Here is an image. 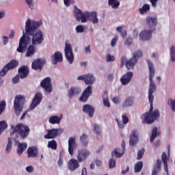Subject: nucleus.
Returning a JSON list of instances; mask_svg holds the SVG:
<instances>
[{
    "instance_id": "obj_10",
    "label": "nucleus",
    "mask_w": 175,
    "mask_h": 175,
    "mask_svg": "<svg viewBox=\"0 0 175 175\" xmlns=\"http://www.w3.org/2000/svg\"><path fill=\"white\" fill-rule=\"evenodd\" d=\"M86 12H83L80 9L77 8V7H75V10L73 12V16L75 20L78 21H81L83 24L86 23Z\"/></svg>"
},
{
    "instance_id": "obj_51",
    "label": "nucleus",
    "mask_w": 175,
    "mask_h": 175,
    "mask_svg": "<svg viewBox=\"0 0 175 175\" xmlns=\"http://www.w3.org/2000/svg\"><path fill=\"white\" fill-rule=\"evenodd\" d=\"M133 44V38H132V37H128L124 42L125 46H131V44Z\"/></svg>"
},
{
    "instance_id": "obj_1",
    "label": "nucleus",
    "mask_w": 175,
    "mask_h": 175,
    "mask_svg": "<svg viewBox=\"0 0 175 175\" xmlns=\"http://www.w3.org/2000/svg\"><path fill=\"white\" fill-rule=\"evenodd\" d=\"M42 21L27 19L25 26V32L19 40V45L16 51L18 53L26 51L25 57H33L36 53L35 46L42 44L44 40L43 31L39 29L42 27Z\"/></svg>"
},
{
    "instance_id": "obj_42",
    "label": "nucleus",
    "mask_w": 175,
    "mask_h": 175,
    "mask_svg": "<svg viewBox=\"0 0 175 175\" xmlns=\"http://www.w3.org/2000/svg\"><path fill=\"white\" fill-rule=\"evenodd\" d=\"M170 58L172 62H175V46H172L170 49Z\"/></svg>"
},
{
    "instance_id": "obj_37",
    "label": "nucleus",
    "mask_w": 175,
    "mask_h": 175,
    "mask_svg": "<svg viewBox=\"0 0 175 175\" xmlns=\"http://www.w3.org/2000/svg\"><path fill=\"white\" fill-rule=\"evenodd\" d=\"M157 136H159V133L158 132V129L157 127H154L152 129V135L150 136V143H152V142L155 140Z\"/></svg>"
},
{
    "instance_id": "obj_38",
    "label": "nucleus",
    "mask_w": 175,
    "mask_h": 175,
    "mask_svg": "<svg viewBox=\"0 0 175 175\" xmlns=\"http://www.w3.org/2000/svg\"><path fill=\"white\" fill-rule=\"evenodd\" d=\"M168 106L170 107L172 111L175 113V99L169 98L167 101Z\"/></svg>"
},
{
    "instance_id": "obj_49",
    "label": "nucleus",
    "mask_w": 175,
    "mask_h": 175,
    "mask_svg": "<svg viewBox=\"0 0 175 175\" xmlns=\"http://www.w3.org/2000/svg\"><path fill=\"white\" fill-rule=\"evenodd\" d=\"M5 107H6V102L3 100L0 103V115L5 111Z\"/></svg>"
},
{
    "instance_id": "obj_50",
    "label": "nucleus",
    "mask_w": 175,
    "mask_h": 175,
    "mask_svg": "<svg viewBox=\"0 0 175 175\" xmlns=\"http://www.w3.org/2000/svg\"><path fill=\"white\" fill-rule=\"evenodd\" d=\"M144 148H141L138 152H137V159H142L143 158V155H144Z\"/></svg>"
},
{
    "instance_id": "obj_36",
    "label": "nucleus",
    "mask_w": 175,
    "mask_h": 175,
    "mask_svg": "<svg viewBox=\"0 0 175 175\" xmlns=\"http://www.w3.org/2000/svg\"><path fill=\"white\" fill-rule=\"evenodd\" d=\"M108 5L112 8V9H118L120 7V1L118 0H108Z\"/></svg>"
},
{
    "instance_id": "obj_4",
    "label": "nucleus",
    "mask_w": 175,
    "mask_h": 175,
    "mask_svg": "<svg viewBox=\"0 0 175 175\" xmlns=\"http://www.w3.org/2000/svg\"><path fill=\"white\" fill-rule=\"evenodd\" d=\"M10 126L11 129H12V132L10 133L11 136H13V135L14 136H17V133H19L22 139H25L29 135V127L23 124H18L16 126L11 124Z\"/></svg>"
},
{
    "instance_id": "obj_55",
    "label": "nucleus",
    "mask_w": 175,
    "mask_h": 175,
    "mask_svg": "<svg viewBox=\"0 0 175 175\" xmlns=\"http://www.w3.org/2000/svg\"><path fill=\"white\" fill-rule=\"evenodd\" d=\"M116 121L117 122L119 129H124V128H125V124L120 122V120L118 119H116Z\"/></svg>"
},
{
    "instance_id": "obj_22",
    "label": "nucleus",
    "mask_w": 175,
    "mask_h": 175,
    "mask_svg": "<svg viewBox=\"0 0 175 175\" xmlns=\"http://www.w3.org/2000/svg\"><path fill=\"white\" fill-rule=\"evenodd\" d=\"M44 59H38L33 61L31 64V68L34 70H42V68H43V65H44Z\"/></svg>"
},
{
    "instance_id": "obj_32",
    "label": "nucleus",
    "mask_w": 175,
    "mask_h": 175,
    "mask_svg": "<svg viewBox=\"0 0 175 175\" xmlns=\"http://www.w3.org/2000/svg\"><path fill=\"white\" fill-rule=\"evenodd\" d=\"M161 163H162V161H161V159H157L156 164L153 167L152 175H157L158 173H159V172L161 171Z\"/></svg>"
},
{
    "instance_id": "obj_2",
    "label": "nucleus",
    "mask_w": 175,
    "mask_h": 175,
    "mask_svg": "<svg viewBox=\"0 0 175 175\" xmlns=\"http://www.w3.org/2000/svg\"><path fill=\"white\" fill-rule=\"evenodd\" d=\"M148 70H149V90H148V100L150 103L154 102V92L157 91V85L154 83L152 80L154 76H155V68H154V64H152V61H147Z\"/></svg>"
},
{
    "instance_id": "obj_7",
    "label": "nucleus",
    "mask_w": 175,
    "mask_h": 175,
    "mask_svg": "<svg viewBox=\"0 0 175 175\" xmlns=\"http://www.w3.org/2000/svg\"><path fill=\"white\" fill-rule=\"evenodd\" d=\"M64 53L68 62L70 64V65H72V64H73V61H75V55H73L72 44H70L68 40L65 42Z\"/></svg>"
},
{
    "instance_id": "obj_59",
    "label": "nucleus",
    "mask_w": 175,
    "mask_h": 175,
    "mask_svg": "<svg viewBox=\"0 0 175 175\" xmlns=\"http://www.w3.org/2000/svg\"><path fill=\"white\" fill-rule=\"evenodd\" d=\"M133 36L134 39L137 38V36H139V30L137 29H134L133 30Z\"/></svg>"
},
{
    "instance_id": "obj_39",
    "label": "nucleus",
    "mask_w": 175,
    "mask_h": 175,
    "mask_svg": "<svg viewBox=\"0 0 175 175\" xmlns=\"http://www.w3.org/2000/svg\"><path fill=\"white\" fill-rule=\"evenodd\" d=\"M150 10V5L148 4H144L142 8L139 9V12L140 14H146L147 12Z\"/></svg>"
},
{
    "instance_id": "obj_11",
    "label": "nucleus",
    "mask_w": 175,
    "mask_h": 175,
    "mask_svg": "<svg viewBox=\"0 0 175 175\" xmlns=\"http://www.w3.org/2000/svg\"><path fill=\"white\" fill-rule=\"evenodd\" d=\"M146 22L149 29L154 31L157 28V24H158V18L157 15L148 16L146 18Z\"/></svg>"
},
{
    "instance_id": "obj_16",
    "label": "nucleus",
    "mask_w": 175,
    "mask_h": 175,
    "mask_svg": "<svg viewBox=\"0 0 175 175\" xmlns=\"http://www.w3.org/2000/svg\"><path fill=\"white\" fill-rule=\"evenodd\" d=\"M86 23L90 20L92 24H99V19L98 18V13L96 12H86Z\"/></svg>"
},
{
    "instance_id": "obj_46",
    "label": "nucleus",
    "mask_w": 175,
    "mask_h": 175,
    "mask_svg": "<svg viewBox=\"0 0 175 175\" xmlns=\"http://www.w3.org/2000/svg\"><path fill=\"white\" fill-rule=\"evenodd\" d=\"M49 148H52V150H57V142L55 140H52L48 142Z\"/></svg>"
},
{
    "instance_id": "obj_57",
    "label": "nucleus",
    "mask_w": 175,
    "mask_h": 175,
    "mask_svg": "<svg viewBox=\"0 0 175 175\" xmlns=\"http://www.w3.org/2000/svg\"><path fill=\"white\" fill-rule=\"evenodd\" d=\"M68 95L70 98H73L75 96V95H76V93H75V90H74L73 88H70V90H68Z\"/></svg>"
},
{
    "instance_id": "obj_14",
    "label": "nucleus",
    "mask_w": 175,
    "mask_h": 175,
    "mask_svg": "<svg viewBox=\"0 0 175 175\" xmlns=\"http://www.w3.org/2000/svg\"><path fill=\"white\" fill-rule=\"evenodd\" d=\"M16 66H18V62L16 60L11 61L0 71V76H5L8 73V71L14 69Z\"/></svg>"
},
{
    "instance_id": "obj_40",
    "label": "nucleus",
    "mask_w": 175,
    "mask_h": 175,
    "mask_svg": "<svg viewBox=\"0 0 175 175\" xmlns=\"http://www.w3.org/2000/svg\"><path fill=\"white\" fill-rule=\"evenodd\" d=\"M8 129V123L6 121L3 120L0 122V135H2L3 132H5V130Z\"/></svg>"
},
{
    "instance_id": "obj_23",
    "label": "nucleus",
    "mask_w": 175,
    "mask_h": 175,
    "mask_svg": "<svg viewBox=\"0 0 175 175\" xmlns=\"http://www.w3.org/2000/svg\"><path fill=\"white\" fill-rule=\"evenodd\" d=\"M83 111L85 113V114H88L90 118H92V117H94V113H95V108H94L92 105H85L83 107Z\"/></svg>"
},
{
    "instance_id": "obj_24",
    "label": "nucleus",
    "mask_w": 175,
    "mask_h": 175,
    "mask_svg": "<svg viewBox=\"0 0 175 175\" xmlns=\"http://www.w3.org/2000/svg\"><path fill=\"white\" fill-rule=\"evenodd\" d=\"M39 155L38 148L36 146H30L27 148V157L36 158Z\"/></svg>"
},
{
    "instance_id": "obj_29",
    "label": "nucleus",
    "mask_w": 175,
    "mask_h": 175,
    "mask_svg": "<svg viewBox=\"0 0 175 175\" xmlns=\"http://www.w3.org/2000/svg\"><path fill=\"white\" fill-rule=\"evenodd\" d=\"M16 144H18L16 152L18 155H21L23 152H24V151L27 149L28 145L27 144V143H18L17 142Z\"/></svg>"
},
{
    "instance_id": "obj_26",
    "label": "nucleus",
    "mask_w": 175,
    "mask_h": 175,
    "mask_svg": "<svg viewBox=\"0 0 175 175\" xmlns=\"http://www.w3.org/2000/svg\"><path fill=\"white\" fill-rule=\"evenodd\" d=\"M29 73V71L27 66H23L18 69V77L20 79H25Z\"/></svg>"
},
{
    "instance_id": "obj_27",
    "label": "nucleus",
    "mask_w": 175,
    "mask_h": 175,
    "mask_svg": "<svg viewBox=\"0 0 175 175\" xmlns=\"http://www.w3.org/2000/svg\"><path fill=\"white\" fill-rule=\"evenodd\" d=\"M103 105L106 109H110L111 107V104L110 103V100H109V95L107 92H104L102 96Z\"/></svg>"
},
{
    "instance_id": "obj_6",
    "label": "nucleus",
    "mask_w": 175,
    "mask_h": 175,
    "mask_svg": "<svg viewBox=\"0 0 175 175\" xmlns=\"http://www.w3.org/2000/svg\"><path fill=\"white\" fill-rule=\"evenodd\" d=\"M25 98L21 95L16 96L14 100V108L16 116H20L24 107Z\"/></svg>"
},
{
    "instance_id": "obj_56",
    "label": "nucleus",
    "mask_w": 175,
    "mask_h": 175,
    "mask_svg": "<svg viewBox=\"0 0 175 175\" xmlns=\"http://www.w3.org/2000/svg\"><path fill=\"white\" fill-rule=\"evenodd\" d=\"M25 170L27 173H33L35 168L32 165H28L26 167Z\"/></svg>"
},
{
    "instance_id": "obj_17",
    "label": "nucleus",
    "mask_w": 175,
    "mask_h": 175,
    "mask_svg": "<svg viewBox=\"0 0 175 175\" xmlns=\"http://www.w3.org/2000/svg\"><path fill=\"white\" fill-rule=\"evenodd\" d=\"M133 77V72L129 71L124 74L120 78V83L122 85H128L131 81H132V78Z\"/></svg>"
},
{
    "instance_id": "obj_28",
    "label": "nucleus",
    "mask_w": 175,
    "mask_h": 175,
    "mask_svg": "<svg viewBox=\"0 0 175 175\" xmlns=\"http://www.w3.org/2000/svg\"><path fill=\"white\" fill-rule=\"evenodd\" d=\"M62 120V114L59 116H53L49 118V124H52V125H56L60 124Z\"/></svg>"
},
{
    "instance_id": "obj_13",
    "label": "nucleus",
    "mask_w": 175,
    "mask_h": 175,
    "mask_svg": "<svg viewBox=\"0 0 175 175\" xmlns=\"http://www.w3.org/2000/svg\"><path fill=\"white\" fill-rule=\"evenodd\" d=\"M40 87L45 90L46 92H51L53 91V85L51 79L46 77L40 82Z\"/></svg>"
},
{
    "instance_id": "obj_45",
    "label": "nucleus",
    "mask_w": 175,
    "mask_h": 175,
    "mask_svg": "<svg viewBox=\"0 0 175 175\" xmlns=\"http://www.w3.org/2000/svg\"><path fill=\"white\" fill-rule=\"evenodd\" d=\"M75 31L77 33H83L84 31H85V26L81 25H78L75 27Z\"/></svg>"
},
{
    "instance_id": "obj_58",
    "label": "nucleus",
    "mask_w": 175,
    "mask_h": 175,
    "mask_svg": "<svg viewBox=\"0 0 175 175\" xmlns=\"http://www.w3.org/2000/svg\"><path fill=\"white\" fill-rule=\"evenodd\" d=\"M122 123L124 124V125H126V124L129 122V118L125 115H122Z\"/></svg>"
},
{
    "instance_id": "obj_47",
    "label": "nucleus",
    "mask_w": 175,
    "mask_h": 175,
    "mask_svg": "<svg viewBox=\"0 0 175 175\" xmlns=\"http://www.w3.org/2000/svg\"><path fill=\"white\" fill-rule=\"evenodd\" d=\"M142 55H143V53L140 50L134 52L133 54V57L135 58L137 61H139V58H141Z\"/></svg>"
},
{
    "instance_id": "obj_15",
    "label": "nucleus",
    "mask_w": 175,
    "mask_h": 175,
    "mask_svg": "<svg viewBox=\"0 0 175 175\" xmlns=\"http://www.w3.org/2000/svg\"><path fill=\"white\" fill-rule=\"evenodd\" d=\"M139 143V132L137 130H133L129 135V146L135 147Z\"/></svg>"
},
{
    "instance_id": "obj_48",
    "label": "nucleus",
    "mask_w": 175,
    "mask_h": 175,
    "mask_svg": "<svg viewBox=\"0 0 175 175\" xmlns=\"http://www.w3.org/2000/svg\"><path fill=\"white\" fill-rule=\"evenodd\" d=\"M105 59L107 62H114L116 61V57H114V55L111 54H107L105 57Z\"/></svg>"
},
{
    "instance_id": "obj_18",
    "label": "nucleus",
    "mask_w": 175,
    "mask_h": 175,
    "mask_svg": "<svg viewBox=\"0 0 175 175\" xmlns=\"http://www.w3.org/2000/svg\"><path fill=\"white\" fill-rule=\"evenodd\" d=\"M42 99H43V95L42 93L39 92L36 94L35 97L33 98L32 103L30 105L31 110H33L36 108V107L39 106L40 105V103L42 102Z\"/></svg>"
},
{
    "instance_id": "obj_64",
    "label": "nucleus",
    "mask_w": 175,
    "mask_h": 175,
    "mask_svg": "<svg viewBox=\"0 0 175 175\" xmlns=\"http://www.w3.org/2000/svg\"><path fill=\"white\" fill-rule=\"evenodd\" d=\"M126 62H128L126 61V57H122L121 58V66H122V67L124 66V64L126 65Z\"/></svg>"
},
{
    "instance_id": "obj_25",
    "label": "nucleus",
    "mask_w": 175,
    "mask_h": 175,
    "mask_svg": "<svg viewBox=\"0 0 175 175\" xmlns=\"http://www.w3.org/2000/svg\"><path fill=\"white\" fill-rule=\"evenodd\" d=\"M135 103L133 97H127L122 104V109H127V107H132Z\"/></svg>"
},
{
    "instance_id": "obj_20",
    "label": "nucleus",
    "mask_w": 175,
    "mask_h": 175,
    "mask_svg": "<svg viewBox=\"0 0 175 175\" xmlns=\"http://www.w3.org/2000/svg\"><path fill=\"white\" fill-rule=\"evenodd\" d=\"M77 148V143H76V138L70 137L68 139V152L71 157L75 154V150Z\"/></svg>"
},
{
    "instance_id": "obj_12",
    "label": "nucleus",
    "mask_w": 175,
    "mask_h": 175,
    "mask_svg": "<svg viewBox=\"0 0 175 175\" xmlns=\"http://www.w3.org/2000/svg\"><path fill=\"white\" fill-rule=\"evenodd\" d=\"M48 133L44 135L45 139H54L57 137V136H59V135H62L64 133V129H53L51 130L47 131Z\"/></svg>"
},
{
    "instance_id": "obj_33",
    "label": "nucleus",
    "mask_w": 175,
    "mask_h": 175,
    "mask_svg": "<svg viewBox=\"0 0 175 175\" xmlns=\"http://www.w3.org/2000/svg\"><path fill=\"white\" fill-rule=\"evenodd\" d=\"M137 64V60L135 57L133 56V57L127 61V62L126 63V68H127V69H131V68H133V66H135Z\"/></svg>"
},
{
    "instance_id": "obj_8",
    "label": "nucleus",
    "mask_w": 175,
    "mask_h": 175,
    "mask_svg": "<svg viewBox=\"0 0 175 175\" xmlns=\"http://www.w3.org/2000/svg\"><path fill=\"white\" fill-rule=\"evenodd\" d=\"M152 32H154V30L149 28L141 30L138 36L139 40L142 42H148L152 38Z\"/></svg>"
},
{
    "instance_id": "obj_21",
    "label": "nucleus",
    "mask_w": 175,
    "mask_h": 175,
    "mask_svg": "<svg viewBox=\"0 0 175 175\" xmlns=\"http://www.w3.org/2000/svg\"><path fill=\"white\" fill-rule=\"evenodd\" d=\"M51 60L53 65H57V64L64 61V56L61 52L57 51L51 56Z\"/></svg>"
},
{
    "instance_id": "obj_63",
    "label": "nucleus",
    "mask_w": 175,
    "mask_h": 175,
    "mask_svg": "<svg viewBox=\"0 0 175 175\" xmlns=\"http://www.w3.org/2000/svg\"><path fill=\"white\" fill-rule=\"evenodd\" d=\"M20 81V77L19 76H16L14 78H12V82L14 84H17Z\"/></svg>"
},
{
    "instance_id": "obj_54",
    "label": "nucleus",
    "mask_w": 175,
    "mask_h": 175,
    "mask_svg": "<svg viewBox=\"0 0 175 175\" xmlns=\"http://www.w3.org/2000/svg\"><path fill=\"white\" fill-rule=\"evenodd\" d=\"M109 165L110 169L116 167V160H114V159H111L109 161Z\"/></svg>"
},
{
    "instance_id": "obj_19",
    "label": "nucleus",
    "mask_w": 175,
    "mask_h": 175,
    "mask_svg": "<svg viewBox=\"0 0 175 175\" xmlns=\"http://www.w3.org/2000/svg\"><path fill=\"white\" fill-rule=\"evenodd\" d=\"M80 161L76 159H71L68 162V169L70 172H75V170H77L79 167H80Z\"/></svg>"
},
{
    "instance_id": "obj_5",
    "label": "nucleus",
    "mask_w": 175,
    "mask_h": 175,
    "mask_svg": "<svg viewBox=\"0 0 175 175\" xmlns=\"http://www.w3.org/2000/svg\"><path fill=\"white\" fill-rule=\"evenodd\" d=\"M150 108L148 113H146L141 116V118L144 122L146 124H152L154 121L158 120L159 117V111L158 109H154L152 107V102L150 103ZM154 110V111H153Z\"/></svg>"
},
{
    "instance_id": "obj_53",
    "label": "nucleus",
    "mask_w": 175,
    "mask_h": 175,
    "mask_svg": "<svg viewBox=\"0 0 175 175\" xmlns=\"http://www.w3.org/2000/svg\"><path fill=\"white\" fill-rule=\"evenodd\" d=\"M117 42H118V36H116L111 40V47L116 46V44H117Z\"/></svg>"
},
{
    "instance_id": "obj_44",
    "label": "nucleus",
    "mask_w": 175,
    "mask_h": 175,
    "mask_svg": "<svg viewBox=\"0 0 175 175\" xmlns=\"http://www.w3.org/2000/svg\"><path fill=\"white\" fill-rule=\"evenodd\" d=\"M93 132L94 135H96V136H99L100 135V126H99V124H94Z\"/></svg>"
},
{
    "instance_id": "obj_52",
    "label": "nucleus",
    "mask_w": 175,
    "mask_h": 175,
    "mask_svg": "<svg viewBox=\"0 0 175 175\" xmlns=\"http://www.w3.org/2000/svg\"><path fill=\"white\" fill-rule=\"evenodd\" d=\"M112 101L115 105H120L121 103V97L116 96L112 98Z\"/></svg>"
},
{
    "instance_id": "obj_43",
    "label": "nucleus",
    "mask_w": 175,
    "mask_h": 175,
    "mask_svg": "<svg viewBox=\"0 0 175 175\" xmlns=\"http://www.w3.org/2000/svg\"><path fill=\"white\" fill-rule=\"evenodd\" d=\"M25 2L31 10H35V0H25Z\"/></svg>"
},
{
    "instance_id": "obj_34",
    "label": "nucleus",
    "mask_w": 175,
    "mask_h": 175,
    "mask_svg": "<svg viewBox=\"0 0 175 175\" xmlns=\"http://www.w3.org/2000/svg\"><path fill=\"white\" fill-rule=\"evenodd\" d=\"M162 161L164 164V169L167 173V174H169V169L167 168V155H166V153L165 152H163L161 156Z\"/></svg>"
},
{
    "instance_id": "obj_31",
    "label": "nucleus",
    "mask_w": 175,
    "mask_h": 175,
    "mask_svg": "<svg viewBox=\"0 0 175 175\" xmlns=\"http://www.w3.org/2000/svg\"><path fill=\"white\" fill-rule=\"evenodd\" d=\"M13 138L12 137H8V143L5 148V154H10L12 152V148H13Z\"/></svg>"
},
{
    "instance_id": "obj_35",
    "label": "nucleus",
    "mask_w": 175,
    "mask_h": 175,
    "mask_svg": "<svg viewBox=\"0 0 175 175\" xmlns=\"http://www.w3.org/2000/svg\"><path fill=\"white\" fill-rule=\"evenodd\" d=\"M80 142L83 147H87L88 146V135L86 134H82L80 137Z\"/></svg>"
},
{
    "instance_id": "obj_30",
    "label": "nucleus",
    "mask_w": 175,
    "mask_h": 175,
    "mask_svg": "<svg viewBox=\"0 0 175 175\" xmlns=\"http://www.w3.org/2000/svg\"><path fill=\"white\" fill-rule=\"evenodd\" d=\"M125 151L124 149H122L120 148H116L114 149L113 151L111 152V156L115 157V158H121L122 155H124Z\"/></svg>"
},
{
    "instance_id": "obj_60",
    "label": "nucleus",
    "mask_w": 175,
    "mask_h": 175,
    "mask_svg": "<svg viewBox=\"0 0 175 175\" xmlns=\"http://www.w3.org/2000/svg\"><path fill=\"white\" fill-rule=\"evenodd\" d=\"M65 6H70L75 2L73 0H63Z\"/></svg>"
},
{
    "instance_id": "obj_41",
    "label": "nucleus",
    "mask_w": 175,
    "mask_h": 175,
    "mask_svg": "<svg viewBox=\"0 0 175 175\" xmlns=\"http://www.w3.org/2000/svg\"><path fill=\"white\" fill-rule=\"evenodd\" d=\"M143 169V162L139 161L134 166L135 173H139Z\"/></svg>"
},
{
    "instance_id": "obj_61",
    "label": "nucleus",
    "mask_w": 175,
    "mask_h": 175,
    "mask_svg": "<svg viewBox=\"0 0 175 175\" xmlns=\"http://www.w3.org/2000/svg\"><path fill=\"white\" fill-rule=\"evenodd\" d=\"M152 8H157V5H158V1L159 0H149Z\"/></svg>"
},
{
    "instance_id": "obj_62",
    "label": "nucleus",
    "mask_w": 175,
    "mask_h": 175,
    "mask_svg": "<svg viewBox=\"0 0 175 175\" xmlns=\"http://www.w3.org/2000/svg\"><path fill=\"white\" fill-rule=\"evenodd\" d=\"M72 89L74 90V94H75V95H79V94H80V92H81V89H80V88H72Z\"/></svg>"
},
{
    "instance_id": "obj_9",
    "label": "nucleus",
    "mask_w": 175,
    "mask_h": 175,
    "mask_svg": "<svg viewBox=\"0 0 175 175\" xmlns=\"http://www.w3.org/2000/svg\"><path fill=\"white\" fill-rule=\"evenodd\" d=\"M90 155H91V151L88 150V149H79L77 150V159L79 162L81 163V162L87 161V158H88Z\"/></svg>"
},
{
    "instance_id": "obj_3",
    "label": "nucleus",
    "mask_w": 175,
    "mask_h": 175,
    "mask_svg": "<svg viewBox=\"0 0 175 175\" xmlns=\"http://www.w3.org/2000/svg\"><path fill=\"white\" fill-rule=\"evenodd\" d=\"M96 78L92 73L85 74V84L89 85L79 98L81 102H87L88 98L92 94V84L95 83Z\"/></svg>"
}]
</instances>
